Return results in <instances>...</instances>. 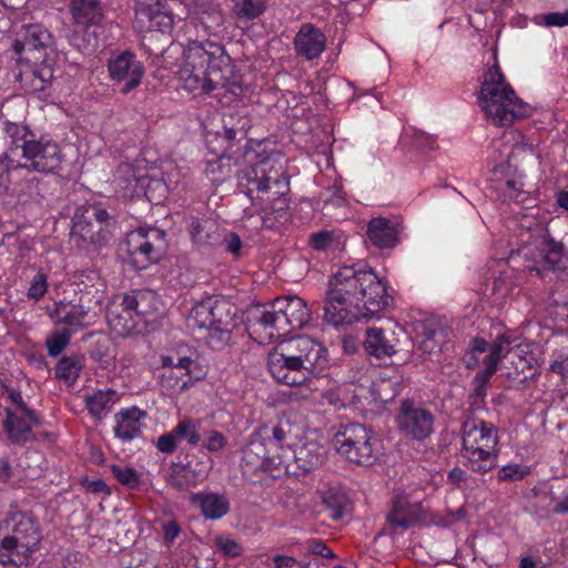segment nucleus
Returning <instances> with one entry per match:
<instances>
[{"label":"nucleus","instance_id":"1","mask_svg":"<svg viewBox=\"0 0 568 568\" xmlns=\"http://www.w3.org/2000/svg\"><path fill=\"white\" fill-rule=\"evenodd\" d=\"M390 301L385 283L372 268L343 266L329 280L324 320L335 327L351 325L379 314Z\"/></svg>","mask_w":568,"mask_h":568},{"label":"nucleus","instance_id":"2","mask_svg":"<svg viewBox=\"0 0 568 568\" xmlns=\"http://www.w3.org/2000/svg\"><path fill=\"white\" fill-rule=\"evenodd\" d=\"M484 45L489 47V58L486 60L488 69L480 84L479 106L490 123L496 126H509L517 119L526 116L528 108L516 95L499 68L497 41H493L491 44L486 41Z\"/></svg>","mask_w":568,"mask_h":568},{"label":"nucleus","instance_id":"3","mask_svg":"<svg viewBox=\"0 0 568 568\" xmlns=\"http://www.w3.org/2000/svg\"><path fill=\"white\" fill-rule=\"evenodd\" d=\"M43 538L40 523L28 511H10L0 520V568L28 565Z\"/></svg>","mask_w":568,"mask_h":568},{"label":"nucleus","instance_id":"4","mask_svg":"<svg viewBox=\"0 0 568 568\" xmlns=\"http://www.w3.org/2000/svg\"><path fill=\"white\" fill-rule=\"evenodd\" d=\"M246 164L236 173L237 189L253 203L261 193L273 190L275 195H283L288 190V178L275 153L251 151L245 154Z\"/></svg>","mask_w":568,"mask_h":568},{"label":"nucleus","instance_id":"5","mask_svg":"<svg viewBox=\"0 0 568 568\" xmlns=\"http://www.w3.org/2000/svg\"><path fill=\"white\" fill-rule=\"evenodd\" d=\"M462 440V456L473 471L485 474L497 465L498 436L491 423L467 417L463 423Z\"/></svg>","mask_w":568,"mask_h":568},{"label":"nucleus","instance_id":"6","mask_svg":"<svg viewBox=\"0 0 568 568\" xmlns=\"http://www.w3.org/2000/svg\"><path fill=\"white\" fill-rule=\"evenodd\" d=\"M272 310L252 308L247 315L250 325H258L270 331V337L286 334L292 329L302 328L311 320V312L306 302L295 295L274 300Z\"/></svg>","mask_w":568,"mask_h":568},{"label":"nucleus","instance_id":"7","mask_svg":"<svg viewBox=\"0 0 568 568\" xmlns=\"http://www.w3.org/2000/svg\"><path fill=\"white\" fill-rule=\"evenodd\" d=\"M288 430V423H268L255 428L243 448L242 466L250 471L268 468Z\"/></svg>","mask_w":568,"mask_h":568},{"label":"nucleus","instance_id":"8","mask_svg":"<svg viewBox=\"0 0 568 568\" xmlns=\"http://www.w3.org/2000/svg\"><path fill=\"white\" fill-rule=\"evenodd\" d=\"M133 28L139 33L169 34L173 30L174 17L187 13L181 0H134Z\"/></svg>","mask_w":568,"mask_h":568},{"label":"nucleus","instance_id":"9","mask_svg":"<svg viewBox=\"0 0 568 568\" xmlns=\"http://www.w3.org/2000/svg\"><path fill=\"white\" fill-rule=\"evenodd\" d=\"M165 232L158 227H139L128 233L122 250L136 270L158 263L166 251Z\"/></svg>","mask_w":568,"mask_h":568},{"label":"nucleus","instance_id":"10","mask_svg":"<svg viewBox=\"0 0 568 568\" xmlns=\"http://www.w3.org/2000/svg\"><path fill=\"white\" fill-rule=\"evenodd\" d=\"M207 51L209 83L210 92L216 89L239 95L242 92V75L220 43L205 39Z\"/></svg>","mask_w":568,"mask_h":568},{"label":"nucleus","instance_id":"11","mask_svg":"<svg viewBox=\"0 0 568 568\" xmlns=\"http://www.w3.org/2000/svg\"><path fill=\"white\" fill-rule=\"evenodd\" d=\"M333 444L339 455L357 465H372L374 444L371 432L362 424L351 423L335 434Z\"/></svg>","mask_w":568,"mask_h":568},{"label":"nucleus","instance_id":"12","mask_svg":"<svg viewBox=\"0 0 568 568\" xmlns=\"http://www.w3.org/2000/svg\"><path fill=\"white\" fill-rule=\"evenodd\" d=\"M426 509L420 501H413L406 494H396L389 503L384 527L378 536L394 538L413 527H420L426 517Z\"/></svg>","mask_w":568,"mask_h":568},{"label":"nucleus","instance_id":"13","mask_svg":"<svg viewBox=\"0 0 568 568\" xmlns=\"http://www.w3.org/2000/svg\"><path fill=\"white\" fill-rule=\"evenodd\" d=\"M184 57L185 62L179 71V80L183 88L194 95L210 93L205 40H190Z\"/></svg>","mask_w":568,"mask_h":568},{"label":"nucleus","instance_id":"14","mask_svg":"<svg viewBox=\"0 0 568 568\" xmlns=\"http://www.w3.org/2000/svg\"><path fill=\"white\" fill-rule=\"evenodd\" d=\"M189 320L200 328L211 327L233 332L236 327L235 307L223 298L210 297L197 303L191 310Z\"/></svg>","mask_w":568,"mask_h":568},{"label":"nucleus","instance_id":"15","mask_svg":"<svg viewBox=\"0 0 568 568\" xmlns=\"http://www.w3.org/2000/svg\"><path fill=\"white\" fill-rule=\"evenodd\" d=\"M24 163H18L16 168L27 169L41 173L53 172L62 162V154L59 145L52 140L40 138L31 139L21 144Z\"/></svg>","mask_w":568,"mask_h":568},{"label":"nucleus","instance_id":"16","mask_svg":"<svg viewBox=\"0 0 568 568\" xmlns=\"http://www.w3.org/2000/svg\"><path fill=\"white\" fill-rule=\"evenodd\" d=\"M434 415L409 399L400 403L397 415L399 430L414 440H424L434 432Z\"/></svg>","mask_w":568,"mask_h":568},{"label":"nucleus","instance_id":"17","mask_svg":"<svg viewBox=\"0 0 568 568\" xmlns=\"http://www.w3.org/2000/svg\"><path fill=\"white\" fill-rule=\"evenodd\" d=\"M278 346L292 357L301 359L304 371L312 374L322 372L327 365V349L310 336L298 335Z\"/></svg>","mask_w":568,"mask_h":568},{"label":"nucleus","instance_id":"18","mask_svg":"<svg viewBox=\"0 0 568 568\" xmlns=\"http://www.w3.org/2000/svg\"><path fill=\"white\" fill-rule=\"evenodd\" d=\"M267 366L274 379L287 386L302 385L313 375L310 371H304L301 359L283 352L280 346L268 354Z\"/></svg>","mask_w":568,"mask_h":568},{"label":"nucleus","instance_id":"19","mask_svg":"<svg viewBox=\"0 0 568 568\" xmlns=\"http://www.w3.org/2000/svg\"><path fill=\"white\" fill-rule=\"evenodd\" d=\"M110 77L114 81H125L121 92L126 94L136 88L144 73L143 65L130 51L120 53L115 59L110 60L108 65Z\"/></svg>","mask_w":568,"mask_h":568},{"label":"nucleus","instance_id":"20","mask_svg":"<svg viewBox=\"0 0 568 568\" xmlns=\"http://www.w3.org/2000/svg\"><path fill=\"white\" fill-rule=\"evenodd\" d=\"M126 297L120 296V302L113 301L106 307V321L111 331L120 336L126 337L133 334L140 322L132 307L126 305Z\"/></svg>","mask_w":568,"mask_h":568},{"label":"nucleus","instance_id":"21","mask_svg":"<svg viewBox=\"0 0 568 568\" xmlns=\"http://www.w3.org/2000/svg\"><path fill=\"white\" fill-rule=\"evenodd\" d=\"M494 152L490 155V171L496 180L521 178L519 165L516 162L517 154L514 145H506L501 140L494 141Z\"/></svg>","mask_w":568,"mask_h":568},{"label":"nucleus","instance_id":"22","mask_svg":"<svg viewBox=\"0 0 568 568\" xmlns=\"http://www.w3.org/2000/svg\"><path fill=\"white\" fill-rule=\"evenodd\" d=\"M145 416L146 413L136 406L121 409L114 415V436L122 442H131L139 437Z\"/></svg>","mask_w":568,"mask_h":568},{"label":"nucleus","instance_id":"23","mask_svg":"<svg viewBox=\"0 0 568 568\" xmlns=\"http://www.w3.org/2000/svg\"><path fill=\"white\" fill-rule=\"evenodd\" d=\"M542 268L568 275V252L561 242L544 237L537 246Z\"/></svg>","mask_w":568,"mask_h":568},{"label":"nucleus","instance_id":"24","mask_svg":"<svg viewBox=\"0 0 568 568\" xmlns=\"http://www.w3.org/2000/svg\"><path fill=\"white\" fill-rule=\"evenodd\" d=\"M91 307L80 296L78 303L60 301L55 303L54 315L58 324H67L71 327H85L89 325Z\"/></svg>","mask_w":568,"mask_h":568},{"label":"nucleus","instance_id":"25","mask_svg":"<svg viewBox=\"0 0 568 568\" xmlns=\"http://www.w3.org/2000/svg\"><path fill=\"white\" fill-rule=\"evenodd\" d=\"M369 242L378 248H392L398 243L396 225L386 217H374L367 224L366 231Z\"/></svg>","mask_w":568,"mask_h":568},{"label":"nucleus","instance_id":"26","mask_svg":"<svg viewBox=\"0 0 568 568\" xmlns=\"http://www.w3.org/2000/svg\"><path fill=\"white\" fill-rule=\"evenodd\" d=\"M325 448L315 440L303 443L294 450V464L301 474H307L323 465Z\"/></svg>","mask_w":568,"mask_h":568},{"label":"nucleus","instance_id":"27","mask_svg":"<svg viewBox=\"0 0 568 568\" xmlns=\"http://www.w3.org/2000/svg\"><path fill=\"white\" fill-rule=\"evenodd\" d=\"M197 506L205 519L216 520L230 511V503L226 497L215 493H196L190 498Z\"/></svg>","mask_w":568,"mask_h":568},{"label":"nucleus","instance_id":"28","mask_svg":"<svg viewBox=\"0 0 568 568\" xmlns=\"http://www.w3.org/2000/svg\"><path fill=\"white\" fill-rule=\"evenodd\" d=\"M189 233L193 244L197 247L212 246L217 244L221 240L216 223L210 219L191 216Z\"/></svg>","mask_w":568,"mask_h":568},{"label":"nucleus","instance_id":"29","mask_svg":"<svg viewBox=\"0 0 568 568\" xmlns=\"http://www.w3.org/2000/svg\"><path fill=\"white\" fill-rule=\"evenodd\" d=\"M7 417L3 422V429L10 443L14 445H24L28 442L36 440L31 425L21 416H18L10 408H6Z\"/></svg>","mask_w":568,"mask_h":568},{"label":"nucleus","instance_id":"30","mask_svg":"<svg viewBox=\"0 0 568 568\" xmlns=\"http://www.w3.org/2000/svg\"><path fill=\"white\" fill-rule=\"evenodd\" d=\"M70 10L74 23L83 29L99 24L103 18L102 8L97 0H72Z\"/></svg>","mask_w":568,"mask_h":568},{"label":"nucleus","instance_id":"31","mask_svg":"<svg viewBox=\"0 0 568 568\" xmlns=\"http://www.w3.org/2000/svg\"><path fill=\"white\" fill-rule=\"evenodd\" d=\"M120 399L114 389H98L84 395V404L89 414L95 419H102Z\"/></svg>","mask_w":568,"mask_h":568},{"label":"nucleus","instance_id":"32","mask_svg":"<svg viewBox=\"0 0 568 568\" xmlns=\"http://www.w3.org/2000/svg\"><path fill=\"white\" fill-rule=\"evenodd\" d=\"M126 305L132 307L136 316L141 321L142 317L153 315L158 312V296L151 290H136L124 294Z\"/></svg>","mask_w":568,"mask_h":568},{"label":"nucleus","instance_id":"33","mask_svg":"<svg viewBox=\"0 0 568 568\" xmlns=\"http://www.w3.org/2000/svg\"><path fill=\"white\" fill-rule=\"evenodd\" d=\"M518 359L515 362V369L517 375H523L520 383L525 384L528 381H535L540 376V367L542 359L539 355L528 349V346L517 349Z\"/></svg>","mask_w":568,"mask_h":568},{"label":"nucleus","instance_id":"34","mask_svg":"<svg viewBox=\"0 0 568 568\" xmlns=\"http://www.w3.org/2000/svg\"><path fill=\"white\" fill-rule=\"evenodd\" d=\"M364 346L368 354L377 358L390 357L396 352L395 345L386 337L382 328H368Z\"/></svg>","mask_w":568,"mask_h":568},{"label":"nucleus","instance_id":"35","mask_svg":"<svg viewBox=\"0 0 568 568\" xmlns=\"http://www.w3.org/2000/svg\"><path fill=\"white\" fill-rule=\"evenodd\" d=\"M178 440L186 442L191 447L200 446L202 442V422L200 419L184 417L173 427Z\"/></svg>","mask_w":568,"mask_h":568},{"label":"nucleus","instance_id":"36","mask_svg":"<svg viewBox=\"0 0 568 568\" xmlns=\"http://www.w3.org/2000/svg\"><path fill=\"white\" fill-rule=\"evenodd\" d=\"M322 504L331 511L329 517L333 520H339L346 514L349 499L341 489L329 488L323 494Z\"/></svg>","mask_w":568,"mask_h":568},{"label":"nucleus","instance_id":"37","mask_svg":"<svg viewBox=\"0 0 568 568\" xmlns=\"http://www.w3.org/2000/svg\"><path fill=\"white\" fill-rule=\"evenodd\" d=\"M196 475L190 465L173 463L170 467L168 484L183 491L196 484Z\"/></svg>","mask_w":568,"mask_h":568},{"label":"nucleus","instance_id":"38","mask_svg":"<svg viewBox=\"0 0 568 568\" xmlns=\"http://www.w3.org/2000/svg\"><path fill=\"white\" fill-rule=\"evenodd\" d=\"M40 38H26L24 41L16 39L13 50L18 55L23 52L26 57H20V60H26L29 63L43 62L45 60V48L41 43Z\"/></svg>","mask_w":568,"mask_h":568},{"label":"nucleus","instance_id":"39","mask_svg":"<svg viewBox=\"0 0 568 568\" xmlns=\"http://www.w3.org/2000/svg\"><path fill=\"white\" fill-rule=\"evenodd\" d=\"M82 367L79 355L63 356L55 366V377L68 385H73L79 378Z\"/></svg>","mask_w":568,"mask_h":568},{"label":"nucleus","instance_id":"40","mask_svg":"<svg viewBox=\"0 0 568 568\" xmlns=\"http://www.w3.org/2000/svg\"><path fill=\"white\" fill-rule=\"evenodd\" d=\"M90 358L101 364L103 367L110 365L114 358L113 355V343L111 338L104 334L95 335V339L92 343L89 351Z\"/></svg>","mask_w":568,"mask_h":568},{"label":"nucleus","instance_id":"41","mask_svg":"<svg viewBox=\"0 0 568 568\" xmlns=\"http://www.w3.org/2000/svg\"><path fill=\"white\" fill-rule=\"evenodd\" d=\"M294 48L297 55L306 60L318 58L326 49L325 38H294Z\"/></svg>","mask_w":568,"mask_h":568},{"label":"nucleus","instance_id":"42","mask_svg":"<svg viewBox=\"0 0 568 568\" xmlns=\"http://www.w3.org/2000/svg\"><path fill=\"white\" fill-rule=\"evenodd\" d=\"M72 332L68 327L55 328L47 338L45 346L50 357L59 356L69 345Z\"/></svg>","mask_w":568,"mask_h":568},{"label":"nucleus","instance_id":"43","mask_svg":"<svg viewBox=\"0 0 568 568\" xmlns=\"http://www.w3.org/2000/svg\"><path fill=\"white\" fill-rule=\"evenodd\" d=\"M488 384H489V381H487L485 376L479 377V376L475 375V377L471 382L473 390L468 396V404H469L470 410L476 412V410L484 409V407L486 405L485 398H486V388H487Z\"/></svg>","mask_w":568,"mask_h":568},{"label":"nucleus","instance_id":"44","mask_svg":"<svg viewBox=\"0 0 568 568\" xmlns=\"http://www.w3.org/2000/svg\"><path fill=\"white\" fill-rule=\"evenodd\" d=\"M519 179L506 180L501 186L503 195L506 200L525 204L529 200V191L524 190V183Z\"/></svg>","mask_w":568,"mask_h":568},{"label":"nucleus","instance_id":"45","mask_svg":"<svg viewBox=\"0 0 568 568\" xmlns=\"http://www.w3.org/2000/svg\"><path fill=\"white\" fill-rule=\"evenodd\" d=\"M4 131L11 138L12 144L16 146V149H21V144L29 142L34 138V133L31 132L27 125L13 123L10 121L4 123Z\"/></svg>","mask_w":568,"mask_h":568},{"label":"nucleus","instance_id":"46","mask_svg":"<svg viewBox=\"0 0 568 568\" xmlns=\"http://www.w3.org/2000/svg\"><path fill=\"white\" fill-rule=\"evenodd\" d=\"M374 392L381 402L388 403L400 393V384L390 379L381 378L374 383Z\"/></svg>","mask_w":568,"mask_h":568},{"label":"nucleus","instance_id":"47","mask_svg":"<svg viewBox=\"0 0 568 568\" xmlns=\"http://www.w3.org/2000/svg\"><path fill=\"white\" fill-rule=\"evenodd\" d=\"M223 124L236 129L239 133H242L246 138L247 131L252 125V120L245 111L236 110L224 115Z\"/></svg>","mask_w":568,"mask_h":568},{"label":"nucleus","instance_id":"48","mask_svg":"<svg viewBox=\"0 0 568 568\" xmlns=\"http://www.w3.org/2000/svg\"><path fill=\"white\" fill-rule=\"evenodd\" d=\"M207 331L205 342L207 346L215 351L224 349L231 342L233 332L226 329H215L211 327H204Z\"/></svg>","mask_w":568,"mask_h":568},{"label":"nucleus","instance_id":"49","mask_svg":"<svg viewBox=\"0 0 568 568\" xmlns=\"http://www.w3.org/2000/svg\"><path fill=\"white\" fill-rule=\"evenodd\" d=\"M534 21L536 24L545 27H568V9L562 12L538 14L534 18Z\"/></svg>","mask_w":568,"mask_h":568},{"label":"nucleus","instance_id":"50","mask_svg":"<svg viewBox=\"0 0 568 568\" xmlns=\"http://www.w3.org/2000/svg\"><path fill=\"white\" fill-rule=\"evenodd\" d=\"M203 436L205 440L202 443V447L211 453L220 452L227 445V438L219 430H203Z\"/></svg>","mask_w":568,"mask_h":568},{"label":"nucleus","instance_id":"51","mask_svg":"<svg viewBox=\"0 0 568 568\" xmlns=\"http://www.w3.org/2000/svg\"><path fill=\"white\" fill-rule=\"evenodd\" d=\"M112 474L119 483L128 488H136L140 485L138 473L130 467L113 466Z\"/></svg>","mask_w":568,"mask_h":568},{"label":"nucleus","instance_id":"52","mask_svg":"<svg viewBox=\"0 0 568 568\" xmlns=\"http://www.w3.org/2000/svg\"><path fill=\"white\" fill-rule=\"evenodd\" d=\"M265 10L264 0H242L236 4V11L239 14L247 18H256L261 16Z\"/></svg>","mask_w":568,"mask_h":568},{"label":"nucleus","instance_id":"53","mask_svg":"<svg viewBox=\"0 0 568 568\" xmlns=\"http://www.w3.org/2000/svg\"><path fill=\"white\" fill-rule=\"evenodd\" d=\"M13 161L7 152L0 155V196L8 193L10 187V170L14 168Z\"/></svg>","mask_w":568,"mask_h":568},{"label":"nucleus","instance_id":"54","mask_svg":"<svg viewBox=\"0 0 568 568\" xmlns=\"http://www.w3.org/2000/svg\"><path fill=\"white\" fill-rule=\"evenodd\" d=\"M48 277L44 273L38 272L28 288V297L39 301L48 291Z\"/></svg>","mask_w":568,"mask_h":568},{"label":"nucleus","instance_id":"55","mask_svg":"<svg viewBox=\"0 0 568 568\" xmlns=\"http://www.w3.org/2000/svg\"><path fill=\"white\" fill-rule=\"evenodd\" d=\"M101 230L102 229L100 227L99 231L93 232L91 222L78 221L73 227V235H79L84 242L97 244L99 242Z\"/></svg>","mask_w":568,"mask_h":568},{"label":"nucleus","instance_id":"56","mask_svg":"<svg viewBox=\"0 0 568 568\" xmlns=\"http://www.w3.org/2000/svg\"><path fill=\"white\" fill-rule=\"evenodd\" d=\"M334 242V234L329 231H320L310 235L308 243L315 251H324Z\"/></svg>","mask_w":568,"mask_h":568},{"label":"nucleus","instance_id":"57","mask_svg":"<svg viewBox=\"0 0 568 568\" xmlns=\"http://www.w3.org/2000/svg\"><path fill=\"white\" fill-rule=\"evenodd\" d=\"M501 356H499L498 349H490L489 354L484 359L485 369L476 373L477 376H485L487 381H490L491 376L496 373L498 363Z\"/></svg>","mask_w":568,"mask_h":568},{"label":"nucleus","instance_id":"58","mask_svg":"<svg viewBox=\"0 0 568 568\" xmlns=\"http://www.w3.org/2000/svg\"><path fill=\"white\" fill-rule=\"evenodd\" d=\"M216 547L221 552H223L227 557H239L242 555L241 545L234 540L224 537H216L215 539Z\"/></svg>","mask_w":568,"mask_h":568},{"label":"nucleus","instance_id":"59","mask_svg":"<svg viewBox=\"0 0 568 568\" xmlns=\"http://www.w3.org/2000/svg\"><path fill=\"white\" fill-rule=\"evenodd\" d=\"M527 475V470L523 469L518 464L504 466L498 471V479L501 481L520 480Z\"/></svg>","mask_w":568,"mask_h":568},{"label":"nucleus","instance_id":"60","mask_svg":"<svg viewBox=\"0 0 568 568\" xmlns=\"http://www.w3.org/2000/svg\"><path fill=\"white\" fill-rule=\"evenodd\" d=\"M178 437L174 436V429L161 435L158 438L156 448L164 454H172L178 447Z\"/></svg>","mask_w":568,"mask_h":568},{"label":"nucleus","instance_id":"61","mask_svg":"<svg viewBox=\"0 0 568 568\" xmlns=\"http://www.w3.org/2000/svg\"><path fill=\"white\" fill-rule=\"evenodd\" d=\"M230 162V158L220 156L215 161H211L207 163L206 171L212 174L220 173L221 179H224L231 172ZM216 179H220V176H217Z\"/></svg>","mask_w":568,"mask_h":568},{"label":"nucleus","instance_id":"62","mask_svg":"<svg viewBox=\"0 0 568 568\" xmlns=\"http://www.w3.org/2000/svg\"><path fill=\"white\" fill-rule=\"evenodd\" d=\"M487 286L490 287L491 294L497 297H505L510 291V283L503 274L498 277H494Z\"/></svg>","mask_w":568,"mask_h":568},{"label":"nucleus","instance_id":"63","mask_svg":"<svg viewBox=\"0 0 568 568\" xmlns=\"http://www.w3.org/2000/svg\"><path fill=\"white\" fill-rule=\"evenodd\" d=\"M88 217L95 220L100 225L108 224L111 220V215L101 204H92L85 210Z\"/></svg>","mask_w":568,"mask_h":568},{"label":"nucleus","instance_id":"64","mask_svg":"<svg viewBox=\"0 0 568 568\" xmlns=\"http://www.w3.org/2000/svg\"><path fill=\"white\" fill-rule=\"evenodd\" d=\"M225 251L233 254L240 255L242 248V240L236 233H230L223 240Z\"/></svg>","mask_w":568,"mask_h":568}]
</instances>
